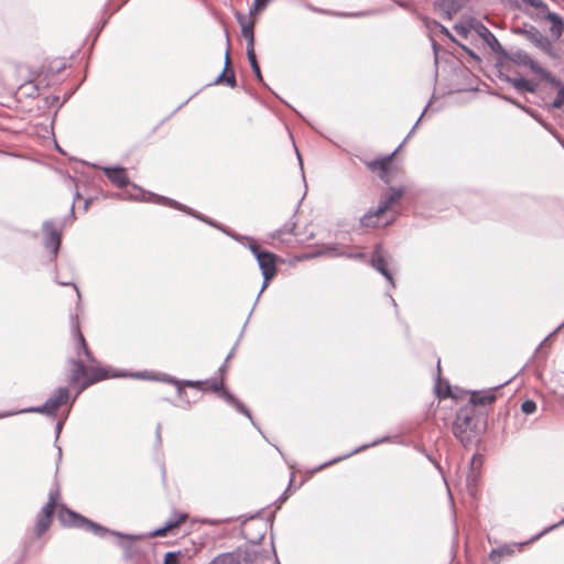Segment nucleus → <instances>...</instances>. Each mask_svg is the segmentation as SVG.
I'll list each match as a JSON object with an SVG mask.
<instances>
[{
	"label": "nucleus",
	"mask_w": 564,
	"mask_h": 564,
	"mask_svg": "<svg viewBox=\"0 0 564 564\" xmlns=\"http://www.w3.org/2000/svg\"><path fill=\"white\" fill-rule=\"evenodd\" d=\"M59 521L66 527L83 529L93 532L96 536L104 538L106 534H111L120 538L119 546L123 550V557L130 560L134 556L137 550L133 541L144 540L147 538L165 536L167 532L177 528L186 518V513H173L172 517L164 523V525L149 532L148 534H128L113 531L102 527L99 523L66 508L62 507L58 513Z\"/></svg>",
	"instance_id": "f257e3e1"
},
{
	"label": "nucleus",
	"mask_w": 564,
	"mask_h": 564,
	"mask_svg": "<svg viewBox=\"0 0 564 564\" xmlns=\"http://www.w3.org/2000/svg\"><path fill=\"white\" fill-rule=\"evenodd\" d=\"M486 429L485 416L475 408L464 406L457 411L453 423V433L464 447L479 443Z\"/></svg>",
	"instance_id": "f03ea898"
},
{
	"label": "nucleus",
	"mask_w": 564,
	"mask_h": 564,
	"mask_svg": "<svg viewBox=\"0 0 564 564\" xmlns=\"http://www.w3.org/2000/svg\"><path fill=\"white\" fill-rule=\"evenodd\" d=\"M232 239L242 242L246 240L248 249L252 252L254 258L257 259L259 269L261 270V274L263 278L262 286L257 295L254 304L258 303L262 292L269 286L272 279L276 275L278 272V259L279 257L268 250H262L257 242H254L251 238L240 235H234ZM256 305H253L254 307Z\"/></svg>",
	"instance_id": "7ed1b4c3"
},
{
	"label": "nucleus",
	"mask_w": 564,
	"mask_h": 564,
	"mask_svg": "<svg viewBox=\"0 0 564 564\" xmlns=\"http://www.w3.org/2000/svg\"><path fill=\"white\" fill-rule=\"evenodd\" d=\"M70 399L67 387H58L42 405L25 408L15 412L0 413V419L20 413H39L48 417H56L57 410Z\"/></svg>",
	"instance_id": "20e7f679"
},
{
	"label": "nucleus",
	"mask_w": 564,
	"mask_h": 564,
	"mask_svg": "<svg viewBox=\"0 0 564 564\" xmlns=\"http://www.w3.org/2000/svg\"><path fill=\"white\" fill-rule=\"evenodd\" d=\"M403 187H389L387 193L381 196L378 206L367 212L360 218V225L364 227H379L382 215L395 205L404 195Z\"/></svg>",
	"instance_id": "39448f33"
},
{
	"label": "nucleus",
	"mask_w": 564,
	"mask_h": 564,
	"mask_svg": "<svg viewBox=\"0 0 564 564\" xmlns=\"http://www.w3.org/2000/svg\"><path fill=\"white\" fill-rule=\"evenodd\" d=\"M137 378V379H154L153 377L145 376L143 372H128L126 370H111L107 367H88L87 366V377L86 379L80 383L79 389L77 390L76 394L74 395L72 402H74L77 397L88 387L109 379V378Z\"/></svg>",
	"instance_id": "423d86ee"
},
{
	"label": "nucleus",
	"mask_w": 564,
	"mask_h": 564,
	"mask_svg": "<svg viewBox=\"0 0 564 564\" xmlns=\"http://www.w3.org/2000/svg\"><path fill=\"white\" fill-rule=\"evenodd\" d=\"M132 187L134 189H138L140 195L142 196V197H139V196L131 195L132 198L141 199V200H147L144 198V196L149 195L151 197H154V202L155 203L163 204V205H166L169 207H172V208H175L177 210H181V212H183V213H185V214H187V215H189V216H192V217H194V218H196V219H198V220H200V221H203V223H205V224H207V225H209L212 227L218 228L219 230L224 231L225 234H227L231 238L235 235V234H230L229 231H227L225 228H223L215 220L208 218L207 216H205V215L194 210L193 208H191V207H188V206H186V205H184L182 203H178V202H176V200H174L172 198H169V197H165V196H162V195H156V194H153V193H147V192H144L143 189H141L140 187H138L134 184L132 185Z\"/></svg>",
	"instance_id": "0eeeda50"
},
{
	"label": "nucleus",
	"mask_w": 564,
	"mask_h": 564,
	"mask_svg": "<svg viewBox=\"0 0 564 564\" xmlns=\"http://www.w3.org/2000/svg\"><path fill=\"white\" fill-rule=\"evenodd\" d=\"M512 33L524 36L534 47L541 50L550 57H557L553 42L534 25L523 24L522 26H514L512 28Z\"/></svg>",
	"instance_id": "6e6552de"
},
{
	"label": "nucleus",
	"mask_w": 564,
	"mask_h": 564,
	"mask_svg": "<svg viewBox=\"0 0 564 564\" xmlns=\"http://www.w3.org/2000/svg\"><path fill=\"white\" fill-rule=\"evenodd\" d=\"M210 390L213 392H216V393H219L220 397L230 405H232L239 413L243 414L245 416H247L252 425L254 427H257L259 430L260 433L261 430L259 429V426L256 424V422L253 421V417H252V414L250 412V410L238 399L236 398L235 394H232L228 389H226L224 387V381L223 380H213V382L210 383L209 386Z\"/></svg>",
	"instance_id": "1a4fd4ad"
},
{
	"label": "nucleus",
	"mask_w": 564,
	"mask_h": 564,
	"mask_svg": "<svg viewBox=\"0 0 564 564\" xmlns=\"http://www.w3.org/2000/svg\"><path fill=\"white\" fill-rule=\"evenodd\" d=\"M499 59L509 61L514 65L525 66L530 68L532 73L540 66L524 50L517 48L514 51H507L505 47L498 55Z\"/></svg>",
	"instance_id": "9d476101"
},
{
	"label": "nucleus",
	"mask_w": 564,
	"mask_h": 564,
	"mask_svg": "<svg viewBox=\"0 0 564 564\" xmlns=\"http://www.w3.org/2000/svg\"><path fill=\"white\" fill-rule=\"evenodd\" d=\"M42 229L45 234L43 241L44 247L50 250L52 258L55 259L61 248L62 234L54 227V221L52 219L45 220Z\"/></svg>",
	"instance_id": "9b49d317"
},
{
	"label": "nucleus",
	"mask_w": 564,
	"mask_h": 564,
	"mask_svg": "<svg viewBox=\"0 0 564 564\" xmlns=\"http://www.w3.org/2000/svg\"><path fill=\"white\" fill-rule=\"evenodd\" d=\"M370 264L375 270H377L380 274L384 276V279L389 282L391 288L395 286L392 273L388 269V263L384 258V250L381 243H377L375 246L371 254Z\"/></svg>",
	"instance_id": "f8f14e48"
},
{
	"label": "nucleus",
	"mask_w": 564,
	"mask_h": 564,
	"mask_svg": "<svg viewBox=\"0 0 564 564\" xmlns=\"http://www.w3.org/2000/svg\"><path fill=\"white\" fill-rule=\"evenodd\" d=\"M72 333L74 336V339L76 341V354L79 356L80 354H84L87 361L95 364L97 362L96 358L91 354L86 339L79 328V322L77 316H72Z\"/></svg>",
	"instance_id": "ddd939ff"
},
{
	"label": "nucleus",
	"mask_w": 564,
	"mask_h": 564,
	"mask_svg": "<svg viewBox=\"0 0 564 564\" xmlns=\"http://www.w3.org/2000/svg\"><path fill=\"white\" fill-rule=\"evenodd\" d=\"M102 172L107 176V178L117 187L123 188L129 185V177L127 175V170L123 166H102Z\"/></svg>",
	"instance_id": "4468645a"
},
{
	"label": "nucleus",
	"mask_w": 564,
	"mask_h": 564,
	"mask_svg": "<svg viewBox=\"0 0 564 564\" xmlns=\"http://www.w3.org/2000/svg\"><path fill=\"white\" fill-rule=\"evenodd\" d=\"M69 364L72 365V368L67 375V381L69 386H78L79 388L80 383L87 377V366L80 359H70Z\"/></svg>",
	"instance_id": "2eb2a0df"
},
{
	"label": "nucleus",
	"mask_w": 564,
	"mask_h": 564,
	"mask_svg": "<svg viewBox=\"0 0 564 564\" xmlns=\"http://www.w3.org/2000/svg\"><path fill=\"white\" fill-rule=\"evenodd\" d=\"M473 28L476 33L484 40V42L490 47V50L499 55L503 46L500 44L495 34L481 22H476Z\"/></svg>",
	"instance_id": "dca6fc26"
},
{
	"label": "nucleus",
	"mask_w": 564,
	"mask_h": 564,
	"mask_svg": "<svg viewBox=\"0 0 564 564\" xmlns=\"http://www.w3.org/2000/svg\"><path fill=\"white\" fill-rule=\"evenodd\" d=\"M237 22L241 26V34L247 42L246 50L247 54L254 52V32H253V22L247 21V17L242 13L236 14Z\"/></svg>",
	"instance_id": "f3484780"
},
{
	"label": "nucleus",
	"mask_w": 564,
	"mask_h": 564,
	"mask_svg": "<svg viewBox=\"0 0 564 564\" xmlns=\"http://www.w3.org/2000/svg\"><path fill=\"white\" fill-rule=\"evenodd\" d=\"M398 149L395 151H393L391 154H388L386 156H382V158H378L373 161H369L366 163L367 167L370 170V171H380V178L383 180L386 183L389 182L388 178H386L387 174H388V170L391 165V162H392V159L394 156V154L397 153Z\"/></svg>",
	"instance_id": "a211bd4d"
},
{
	"label": "nucleus",
	"mask_w": 564,
	"mask_h": 564,
	"mask_svg": "<svg viewBox=\"0 0 564 564\" xmlns=\"http://www.w3.org/2000/svg\"><path fill=\"white\" fill-rule=\"evenodd\" d=\"M508 381H506L502 384H499L490 390H481V391H473L469 398L470 405L475 408L476 405H487L492 403L496 400V394L494 390L507 384Z\"/></svg>",
	"instance_id": "6ab92c4d"
},
{
	"label": "nucleus",
	"mask_w": 564,
	"mask_h": 564,
	"mask_svg": "<svg viewBox=\"0 0 564 564\" xmlns=\"http://www.w3.org/2000/svg\"><path fill=\"white\" fill-rule=\"evenodd\" d=\"M389 441H390V436H383V437L377 438V440L372 441L371 443L364 444V445H361V446H359V447H357V448L352 449L350 453H348V454H346V455H344V456H339V457H336V458H334V459H332V460H329V462H327V463H324L323 465H321V466L317 468V470H319V469H322V468H324V467H326V466L333 465V464H335V463H338V462H340V460H343V459H346V458H348V457H350V456H352V455H355V454H358V453H360V452H362V451H366V449H368V448H370V447H373V446L380 445V444L386 443V442H389Z\"/></svg>",
	"instance_id": "aec40b11"
},
{
	"label": "nucleus",
	"mask_w": 564,
	"mask_h": 564,
	"mask_svg": "<svg viewBox=\"0 0 564 564\" xmlns=\"http://www.w3.org/2000/svg\"><path fill=\"white\" fill-rule=\"evenodd\" d=\"M499 78L508 84H511L518 91H527V93L535 91V86L523 77H510L500 72Z\"/></svg>",
	"instance_id": "412c9836"
},
{
	"label": "nucleus",
	"mask_w": 564,
	"mask_h": 564,
	"mask_svg": "<svg viewBox=\"0 0 564 564\" xmlns=\"http://www.w3.org/2000/svg\"><path fill=\"white\" fill-rule=\"evenodd\" d=\"M436 7L444 12L445 18L448 20H451L460 9V4L457 0H438L436 2Z\"/></svg>",
	"instance_id": "4be33fe9"
},
{
	"label": "nucleus",
	"mask_w": 564,
	"mask_h": 564,
	"mask_svg": "<svg viewBox=\"0 0 564 564\" xmlns=\"http://www.w3.org/2000/svg\"><path fill=\"white\" fill-rule=\"evenodd\" d=\"M227 85L230 88L237 86L236 74L234 69L224 68L223 72L215 78L213 85Z\"/></svg>",
	"instance_id": "5701e85b"
},
{
	"label": "nucleus",
	"mask_w": 564,
	"mask_h": 564,
	"mask_svg": "<svg viewBox=\"0 0 564 564\" xmlns=\"http://www.w3.org/2000/svg\"><path fill=\"white\" fill-rule=\"evenodd\" d=\"M52 519H53V517H51L48 514H43L41 512L37 513L35 528H34V533H35L36 538L42 536L45 533V531L48 530V528L52 523Z\"/></svg>",
	"instance_id": "b1692460"
},
{
	"label": "nucleus",
	"mask_w": 564,
	"mask_h": 564,
	"mask_svg": "<svg viewBox=\"0 0 564 564\" xmlns=\"http://www.w3.org/2000/svg\"><path fill=\"white\" fill-rule=\"evenodd\" d=\"M162 381L175 384L176 386V390H177V394L180 397L183 394V387L184 386L185 387H197V388H200L205 383V382L198 381V380H196V381H192V380L181 381V380L174 379L172 377L163 378Z\"/></svg>",
	"instance_id": "393cba45"
},
{
	"label": "nucleus",
	"mask_w": 564,
	"mask_h": 564,
	"mask_svg": "<svg viewBox=\"0 0 564 564\" xmlns=\"http://www.w3.org/2000/svg\"><path fill=\"white\" fill-rule=\"evenodd\" d=\"M230 553L237 555L238 564H241L242 562L253 563L258 557V554L256 551H251L247 547H245V549L238 547Z\"/></svg>",
	"instance_id": "a878e982"
},
{
	"label": "nucleus",
	"mask_w": 564,
	"mask_h": 564,
	"mask_svg": "<svg viewBox=\"0 0 564 564\" xmlns=\"http://www.w3.org/2000/svg\"><path fill=\"white\" fill-rule=\"evenodd\" d=\"M513 545H503L497 549H494L489 554V561L491 564H499L501 557L511 555L513 553Z\"/></svg>",
	"instance_id": "bb28decb"
},
{
	"label": "nucleus",
	"mask_w": 564,
	"mask_h": 564,
	"mask_svg": "<svg viewBox=\"0 0 564 564\" xmlns=\"http://www.w3.org/2000/svg\"><path fill=\"white\" fill-rule=\"evenodd\" d=\"M534 74L539 75L543 80L547 82L550 85H552L555 88L560 89V87L563 86L558 78L553 76L550 72H547L542 66H539L538 69H535Z\"/></svg>",
	"instance_id": "cd10ccee"
},
{
	"label": "nucleus",
	"mask_w": 564,
	"mask_h": 564,
	"mask_svg": "<svg viewBox=\"0 0 564 564\" xmlns=\"http://www.w3.org/2000/svg\"><path fill=\"white\" fill-rule=\"evenodd\" d=\"M247 57H248V61H249V64H250V67L257 78V80L262 84L263 86L267 87V84L264 83L263 80V77H262V73H261V69H260V66H259V63L257 61V56H256V53L252 52V53H248L247 54Z\"/></svg>",
	"instance_id": "c85d7f7f"
},
{
	"label": "nucleus",
	"mask_w": 564,
	"mask_h": 564,
	"mask_svg": "<svg viewBox=\"0 0 564 564\" xmlns=\"http://www.w3.org/2000/svg\"><path fill=\"white\" fill-rule=\"evenodd\" d=\"M237 555L230 552L217 555L209 564H238Z\"/></svg>",
	"instance_id": "c756f323"
},
{
	"label": "nucleus",
	"mask_w": 564,
	"mask_h": 564,
	"mask_svg": "<svg viewBox=\"0 0 564 564\" xmlns=\"http://www.w3.org/2000/svg\"><path fill=\"white\" fill-rule=\"evenodd\" d=\"M183 558L185 554L182 551H171L165 553L163 564H181Z\"/></svg>",
	"instance_id": "7c9ffc66"
},
{
	"label": "nucleus",
	"mask_w": 564,
	"mask_h": 564,
	"mask_svg": "<svg viewBox=\"0 0 564 564\" xmlns=\"http://www.w3.org/2000/svg\"><path fill=\"white\" fill-rule=\"evenodd\" d=\"M318 254L328 256L332 258H340L344 257V251L339 250L337 245H326L321 251H318Z\"/></svg>",
	"instance_id": "2f4dec72"
},
{
	"label": "nucleus",
	"mask_w": 564,
	"mask_h": 564,
	"mask_svg": "<svg viewBox=\"0 0 564 564\" xmlns=\"http://www.w3.org/2000/svg\"><path fill=\"white\" fill-rule=\"evenodd\" d=\"M502 98L509 102H512L514 105H517L518 107H520L521 109H523L525 112L530 113L538 122H540L545 129L547 130H551L550 129V126L547 123H545L540 117L535 116L533 113V111L524 106H520L518 102H516L512 98L508 97V96H502Z\"/></svg>",
	"instance_id": "473e14b6"
},
{
	"label": "nucleus",
	"mask_w": 564,
	"mask_h": 564,
	"mask_svg": "<svg viewBox=\"0 0 564 564\" xmlns=\"http://www.w3.org/2000/svg\"><path fill=\"white\" fill-rule=\"evenodd\" d=\"M295 228V223L293 221H288L283 225V227L276 229L273 234H272V238H280L283 234H290L294 230Z\"/></svg>",
	"instance_id": "72a5a7b5"
},
{
	"label": "nucleus",
	"mask_w": 564,
	"mask_h": 564,
	"mask_svg": "<svg viewBox=\"0 0 564 564\" xmlns=\"http://www.w3.org/2000/svg\"><path fill=\"white\" fill-rule=\"evenodd\" d=\"M63 426H64V420H59V421L56 422V425H55V447L57 448V459H58V462H61V459H62V448H61V446L57 445V440L59 438V435L62 433Z\"/></svg>",
	"instance_id": "f704fd0d"
},
{
	"label": "nucleus",
	"mask_w": 564,
	"mask_h": 564,
	"mask_svg": "<svg viewBox=\"0 0 564 564\" xmlns=\"http://www.w3.org/2000/svg\"><path fill=\"white\" fill-rule=\"evenodd\" d=\"M562 525H564V518L561 521H558V522H556V523L545 528L543 531H541L540 533H538L536 535L531 538L530 542L539 540L541 536L545 535L546 533H549V532H551V531H553V530H555V529H557V528H560Z\"/></svg>",
	"instance_id": "c9c22d12"
},
{
	"label": "nucleus",
	"mask_w": 564,
	"mask_h": 564,
	"mask_svg": "<svg viewBox=\"0 0 564 564\" xmlns=\"http://www.w3.org/2000/svg\"><path fill=\"white\" fill-rule=\"evenodd\" d=\"M22 89L26 90V95L29 97H36L40 94V88L34 82H29L21 87Z\"/></svg>",
	"instance_id": "e433bc0d"
},
{
	"label": "nucleus",
	"mask_w": 564,
	"mask_h": 564,
	"mask_svg": "<svg viewBox=\"0 0 564 564\" xmlns=\"http://www.w3.org/2000/svg\"><path fill=\"white\" fill-rule=\"evenodd\" d=\"M564 105V85L560 87L556 97L552 101L551 106L554 109H561Z\"/></svg>",
	"instance_id": "4c0bfd02"
},
{
	"label": "nucleus",
	"mask_w": 564,
	"mask_h": 564,
	"mask_svg": "<svg viewBox=\"0 0 564 564\" xmlns=\"http://www.w3.org/2000/svg\"><path fill=\"white\" fill-rule=\"evenodd\" d=\"M451 387L447 382H445V390H442L441 379L437 377L435 384V392L440 398H446L449 395Z\"/></svg>",
	"instance_id": "58836bf2"
},
{
	"label": "nucleus",
	"mask_w": 564,
	"mask_h": 564,
	"mask_svg": "<svg viewBox=\"0 0 564 564\" xmlns=\"http://www.w3.org/2000/svg\"><path fill=\"white\" fill-rule=\"evenodd\" d=\"M521 410L525 414H532L536 410V403L533 400L528 399L522 402Z\"/></svg>",
	"instance_id": "ea45409f"
},
{
	"label": "nucleus",
	"mask_w": 564,
	"mask_h": 564,
	"mask_svg": "<svg viewBox=\"0 0 564 564\" xmlns=\"http://www.w3.org/2000/svg\"><path fill=\"white\" fill-rule=\"evenodd\" d=\"M544 17L546 20L551 22L552 25L564 23L563 19L555 12H551L547 10H544Z\"/></svg>",
	"instance_id": "a19ab883"
},
{
	"label": "nucleus",
	"mask_w": 564,
	"mask_h": 564,
	"mask_svg": "<svg viewBox=\"0 0 564 564\" xmlns=\"http://www.w3.org/2000/svg\"><path fill=\"white\" fill-rule=\"evenodd\" d=\"M56 508V503L53 499H48V501L43 506V508L40 510L43 514H48L53 517L54 510Z\"/></svg>",
	"instance_id": "79ce46f5"
},
{
	"label": "nucleus",
	"mask_w": 564,
	"mask_h": 564,
	"mask_svg": "<svg viewBox=\"0 0 564 564\" xmlns=\"http://www.w3.org/2000/svg\"><path fill=\"white\" fill-rule=\"evenodd\" d=\"M522 1L525 4H529L533 8L541 10L542 13L544 12V10H547V4L543 0H522Z\"/></svg>",
	"instance_id": "37998d69"
},
{
	"label": "nucleus",
	"mask_w": 564,
	"mask_h": 564,
	"mask_svg": "<svg viewBox=\"0 0 564 564\" xmlns=\"http://www.w3.org/2000/svg\"><path fill=\"white\" fill-rule=\"evenodd\" d=\"M271 0H254L253 8L250 9L249 14L252 15L258 10H263L270 3Z\"/></svg>",
	"instance_id": "c03bdc74"
},
{
	"label": "nucleus",
	"mask_w": 564,
	"mask_h": 564,
	"mask_svg": "<svg viewBox=\"0 0 564 564\" xmlns=\"http://www.w3.org/2000/svg\"><path fill=\"white\" fill-rule=\"evenodd\" d=\"M564 31V23L551 25L550 32L555 40H558Z\"/></svg>",
	"instance_id": "a18cd8bd"
},
{
	"label": "nucleus",
	"mask_w": 564,
	"mask_h": 564,
	"mask_svg": "<svg viewBox=\"0 0 564 564\" xmlns=\"http://www.w3.org/2000/svg\"><path fill=\"white\" fill-rule=\"evenodd\" d=\"M55 282H56L57 284H59V285H63V286H73V288H74V290L76 291V294H77L78 300H80V297H82L80 291H79V289H78L77 284H76L74 281H59V280L57 279V276H56V278H55Z\"/></svg>",
	"instance_id": "49530a36"
},
{
	"label": "nucleus",
	"mask_w": 564,
	"mask_h": 564,
	"mask_svg": "<svg viewBox=\"0 0 564 564\" xmlns=\"http://www.w3.org/2000/svg\"><path fill=\"white\" fill-rule=\"evenodd\" d=\"M44 102L47 107L57 106L59 108L63 105V102L59 104V97L55 95L45 97Z\"/></svg>",
	"instance_id": "de8ad7c7"
},
{
	"label": "nucleus",
	"mask_w": 564,
	"mask_h": 564,
	"mask_svg": "<svg viewBox=\"0 0 564 564\" xmlns=\"http://www.w3.org/2000/svg\"><path fill=\"white\" fill-rule=\"evenodd\" d=\"M432 47H433V52H434V65H435V68L437 69V65H438V44L433 39H432ZM435 76H437V72L435 73Z\"/></svg>",
	"instance_id": "09e8293b"
},
{
	"label": "nucleus",
	"mask_w": 564,
	"mask_h": 564,
	"mask_svg": "<svg viewBox=\"0 0 564 564\" xmlns=\"http://www.w3.org/2000/svg\"><path fill=\"white\" fill-rule=\"evenodd\" d=\"M344 257L348 259L364 260L365 254L362 252H346L344 251Z\"/></svg>",
	"instance_id": "8fccbe9b"
},
{
	"label": "nucleus",
	"mask_w": 564,
	"mask_h": 564,
	"mask_svg": "<svg viewBox=\"0 0 564 564\" xmlns=\"http://www.w3.org/2000/svg\"><path fill=\"white\" fill-rule=\"evenodd\" d=\"M226 39H227V44L229 45V35L228 34L226 35ZM230 64H231V61H230L229 46H228L227 50H226V53H225V66H224V68L230 69L229 68Z\"/></svg>",
	"instance_id": "3c124183"
},
{
	"label": "nucleus",
	"mask_w": 564,
	"mask_h": 564,
	"mask_svg": "<svg viewBox=\"0 0 564 564\" xmlns=\"http://www.w3.org/2000/svg\"><path fill=\"white\" fill-rule=\"evenodd\" d=\"M454 29H455V31H456L458 34H460V35H463V36H465V37H466V36H467V34H468V28H467V26H465V25L456 24V25L454 26Z\"/></svg>",
	"instance_id": "603ef678"
},
{
	"label": "nucleus",
	"mask_w": 564,
	"mask_h": 564,
	"mask_svg": "<svg viewBox=\"0 0 564 564\" xmlns=\"http://www.w3.org/2000/svg\"><path fill=\"white\" fill-rule=\"evenodd\" d=\"M155 440H156V444L161 445L162 436H161V424L160 423L156 425V429H155Z\"/></svg>",
	"instance_id": "864d4df0"
},
{
	"label": "nucleus",
	"mask_w": 564,
	"mask_h": 564,
	"mask_svg": "<svg viewBox=\"0 0 564 564\" xmlns=\"http://www.w3.org/2000/svg\"><path fill=\"white\" fill-rule=\"evenodd\" d=\"M80 197V194L77 192L74 196V200L78 199ZM74 208H75V202H73L72 206H70V209H69V218L70 219H74L75 218V214H74Z\"/></svg>",
	"instance_id": "5fc2aeb1"
},
{
	"label": "nucleus",
	"mask_w": 564,
	"mask_h": 564,
	"mask_svg": "<svg viewBox=\"0 0 564 564\" xmlns=\"http://www.w3.org/2000/svg\"><path fill=\"white\" fill-rule=\"evenodd\" d=\"M366 14L367 13L358 12V13H337L336 15H338V17H362Z\"/></svg>",
	"instance_id": "6e6d98bb"
},
{
	"label": "nucleus",
	"mask_w": 564,
	"mask_h": 564,
	"mask_svg": "<svg viewBox=\"0 0 564 564\" xmlns=\"http://www.w3.org/2000/svg\"><path fill=\"white\" fill-rule=\"evenodd\" d=\"M429 106H430V102L425 106V108H424V110L422 111L421 116L419 117V119L416 120V122L413 124V127H412V128H414L415 130H416V128L419 127V124H420V122H421V120H422V118H423V116H424V113H425V111H426V109H427V107H429Z\"/></svg>",
	"instance_id": "4d7b16f0"
},
{
	"label": "nucleus",
	"mask_w": 564,
	"mask_h": 564,
	"mask_svg": "<svg viewBox=\"0 0 564 564\" xmlns=\"http://www.w3.org/2000/svg\"><path fill=\"white\" fill-rule=\"evenodd\" d=\"M562 327H564V322H563V323H562V324H561V325H560V326H558V327H557L553 333H551L547 337H545V338L543 339V341L540 344V346H539V348H538V349H540V348L542 347V345H543V344L549 339V337H550V336H552L553 334H555V333H556L558 329H561Z\"/></svg>",
	"instance_id": "13d9d810"
},
{
	"label": "nucleus",
	"mask_w": 564,
	"mask_h": 564,
	"mask_svg": "<svg viewBox=\"0 0 564 564\" xmlns=\"http://www.w3.org/2000/svg\"><path fill=\"white\" fill-rule=\"evenodd\" d=\"M476 463L481 464V457H480V456H478L477 454H475V455L473 456V458H471V462H470L471 467H473Z\"/></svg>",
	"instance_id": "bf43d9fd"
},
{
	"label": "nucleus",
	"mask_w": 564,
	"mask_h": 564,
	"mask_svg": "<svg viewBox=\"0 0 564 564\" xmlns=\"http://www.w3.org/2000/svg\"><path fill=\"white\" fill-rule=\"evenodd\" d=\"M238 345V341L236 343V345L231 348V350L229 351V354L227 355L226 357V362L229 361L230 358H232V356L235 355V350H236V346Z\"/></svg>",
	"instance_id": "052dcab7"
},
{
	"label": "nucleus",
	"mask_w": 564,
	"mask_h": 564,
	"mask_svg": "<svg viewBox=\"0 0 564 564\" xmlns=\"http://www.w3.org/2000/svg\"><path fill=\"white\" fill-rule=\"evenodd\" d=\"M425 456L437 469H441V466L436 460H434L429 454H425Z\"/></svg>",
	"instance_id": "680f3d73"
},
{
	"label": "nucleus",
	"mask_w": 564,
	"mask_h": 564,
	"mask_svg": "<svg viewBox=\"0 0 564 564\" xmlns=\"http://www.w3.org/2000/svg\"><path fill=\"white\" fill-rule=\"evenodd\" d=\"M57 497H58V492L57 491H50L48 499H53L56 502Z\"/></svg>",
	"instance_id": "e2e57ef3"
},
{
	"label": "nucleus",
	"mask_w": 564,
	"mask_h": 564,
	"mask_svg": "<svg viewBox=\"0 0 564 564\" xmlns=\"http://www.w3.org/2000/svg\"><path fill=\"white\" fill-rule=\"evenodd\" d=\"M227 364H228V362H226V360H225V361H224V364L219 367L218 371H219L220 373H225V372L227 371V367H228V365H227Z\"/></svg>",
	"instance_id": "0e129e2a"
},
{
	"label": "nucleus",
	"mask_w": 564,
	"mask_h": 564,
	"mask_svg": "<svg viewBox=\"0 0 564 564\" xmlns=\"http://www.w3.org/2000/svg\"><path fill=\"white\" fill-rule=\"evenodd\" d=\"M91 204V198H87L84 203V210H87Z\"/></svg>",
	"instance_id": "69168bd1"
},
{
	"label": "nucleus",
	"mask_w": 564,
	"mask_h": 564,
	"mask_svg": "<svg viewBox=\"0 0 564 564\" xmlns=\"http://www.w3.org/2000/svg\"><path fill=\"white\" fill-rule=\"evenodd\" d=\"M414 132H415V129H414V128H412V129L410 130V132L408 133V135L405 137L404 142H405L408 139H410V138L414 134Z\"/></svg>",
	"instance_id": "338daca9"
},
{
	"label": "nucleus",
	"mask_w": 564,
	"mask_h": 564,
	"mask_svg": "<svg viewBox=\"0 0 564 564\" xmlns=\"http://www.w3.org/2000/svg\"><path fill=\"white\" fill-rule=\"evenodd\" d=\"M440 26H441V32L442 33L449 35V32H448V30L445 26H443V25H440Z\"/></svg>",
	"instance_id": "774afa93"
}]
</instances>
